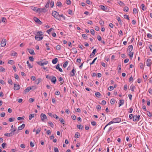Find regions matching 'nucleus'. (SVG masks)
Returning <instances> with one entry per match:
<instances>
[{
	"mask_svg": "<svg viewBox=\"0 0 152 152\" xmlns=\"http://www.w3.org/2000/svg\"><path fill=\"white\" fill-rule=\"evenodd\" d=\"M7 20V19L6 18L3 17L2 18L1 21L3 23H5Z\"/></svg>",
	"mask_w": 152,
	"mask_h": 152,
	"instance_id": "nucleus-58",
	"label": "nucleus"
},
{
	"mask_svg": "<svg viewBox=\"0 0 152 152\" xmlns=\"http://www.w3.org/2000/svg\"><path fill=\"white\" fill-rule=\"evenodd\" d=\"M76 71L75 70L74 68L72 69V71L70 72V75L72 76H75Z\"/></svg>",
	"mask_w": 152,
	"mask_h": 152,
	"instance_id": "nucleus-13",
	"label": "nucleus"
},
{
	"mask_svg": "<svg viewBox=\"0 0 152 152\" xmlns=\"http://www.w3.org/2000/svg\"><path fill=\"white\" fill-rule=\"evenodd\" d=\"M56 48L57 50H59L61 49V46L60 45H58L56 46Z\"/></svg>",
	"mask_w": 152,
	"mask_h": 152,
	"instance_id": "nucleus-54",
	"label": "nucleus"
},
{
	"mask_svg": "<svg viewBox=\"0 0 152 152\" xmlns=\"http://www.w3.org/2000/svg\"><path fill=\"white\" fill-rule=\"evenodd\" d=\"M29 60L31 61H34V58L32 57V56H30L29 57Z\"/></svg>",
	"mask_w": 152,
	"mask_h": 152,
	"instance_id": "nucleus-63",
	"label": "nucleus"
},
{
	"mask_svg": "<svg viewBox=\"0 0 152 152\" xmlns=\"http://www.w3.org/2000/svg\"><path fill=\"white\" fill-rule=\"evenodd\" d=\"M43 61V60H42L40 61H37V63L39 65L42 66V65L41 64L42 63V62Z\"/></svg>",
	"mask_w": 152,
	"mask_h": 152,
	"instance_id": "nucleus-45",
	"label": "nucleus"
},
{
	"mask_svg": "<svg viewBox=\"0 0 152 152\" xmlns=\"http://www.w3.org/2000/svg\"><path fill=\"white\" fill-rule=\"evenodd\" d=\"M53 117L55 118L56 119H57L59 118L58 117L56 114L53 115Z\"/></svg>",
	"mask_w": 152,
	"mask_h": 152,
	"instance_id": "nucleus-53",
	"label": "nucleus"
},
{
	"mask_svg": "<svg viewBox=\"0 0 152 152\" xmlns=\"http://www.w3.org/2000/svg\"><path fill=\"white\" fill-rule=\"evenodd\" d=\"M34 114H31L29 115V120H31L32 118L34 117Z\"/></svg>",
	"mask_w": 152,
	"mask_h": 152,
	"instance_id": "nucleus-26",
	"label": "nucleus"
},
{
	"mask_svg": "<svg viewBox=\"0 0 152 152\" xmlns=\"http://www.w3.org/2000/svg\"><path fill=\"white\" fill-rule=\"evenodd\" d=\"M32 89V88L31 87H28L24 91V92L26 94L30 90H31Z\"/></svg>",
	"mask_w": 152,
	"mask_h": 152,
	"instance_id": "nucleus-14",
	"label": "nucleus"
},
{
	"mask_svg": "<svg viewBox=\"0 0 152 152\" xmlns=\"http://www.w3.org/2000/svg\"><path fill=\"white\" fill-rule=\"evenodd\" d=\"M133 12L134 14H136L137 12V11L136 9L134 8L133 10Z\"/></svg>",
	"mask_w": 152,
	"mask_h": 152,
	"instance_id": "nucleus-50",
	"label": "nucleus"
},
{
	"mask_svg": "<svg viewBox=\"0 0 152 152\" xmlns=\"http://www.w3.org/2000/svg\"><path fill=\"white\" fill-rule=\"evenodd\" d=\"M97 57H96L95 58L94 60H93V61H92V62L91 63H90V65H92V64H94L95 61H96V60L97 59Z\"/></svg>",
	"mask_w": 152,
	"mask_h": 152,
	"instance_id": "nucleus-41",
	"label": "nucleus"
},
{
	"mask_svg": "<svg viewBox=\"0 0 152 152\" xmlns=\"http://www.w3.org/2000/svg\"><path fill=\"white\" fill-rule=\"evenodd\" d=\"M6 39H2L1 45V47H4L5 46L6 43Z\"/></svg>",
	"mask_w": 152,
	"mask_h": 152,
	"instance_id": "nucleus-4",
	"label": "nucleus"
},
{
	"mask_svg": "<svg viewBox=\"0 0 152 152\" xmlns=\"http://www.w3.org/2000/svg\"><path fill=\"white\" fill-rule=\"evenodd\" d=\"M35 39L37 41H40L42 40L43 38V37H39L38 36H37V35H36L35 37Z\"/></svg>",
	"mask_w": 152,
	"mask_h": 152,
	"instance_id": "nucleus-11",
	"label": "nucleus"
},
{
	"mask_svg": "<svg viewBox=\"0 0 152 152\" xmlns=\"http://www.w3.org/2000/svg\"><path fill=\"white\" fill-rule=\"evenodd\" d=\"M58 80L59 81L61 82V84H62L64 83V80L63 78L62 77H60L59 78Z\"/></svg>",
	"mask_w": 152,
	"mask_h": 152,
	"instance_id": "nucleus-23",
	"label": "nucleus"
},
{
	"mask_svg": "<svg viewBox=\"0 0 152 152\" xmlns=\"http://www.w3.org/2000/svg\"><path fill=\"white\" fill-rule=\"evenodd\" d=\"M121 121V119L119 117H117L113 118L112 120L109 123H108L104 127L103 129V130H104L106 128L108 125H110L111 124L115 123H118L120 122Z\"/></svg>",
	"mask_w": 152,
	"mask_h": 152,
	"instance_id": "nucleus-1",
	"label": "nucleus"
},
{
	"mask_svg": "<svg viewBox=\"0 0 152 152\" xmlns=\"http://www.w3.org/2000/svg\"><path fill=\"white\" fill-rule=\"evenodd\" d=\"M147 105L148 106H149L150 105V99H147Z\"/></svg>",
	"mask_w": 152,
	"mask_h": 152,
	"instance_id": "nucleus-57",
	"label": "nucleus"
},
{
	"mask_svg": "<svg viewBox=\"0 0 152 152\" xmlns=\"http://www.w3.org/2000/svg\"><path fill=\"white\" fill-rule=\"evenodd\" d=\"M115 102V100L114 98L110 100V103L111 104H114Z\"/></svg>",
	"mask_w": 152,
	"mask_h": 152,
	"instance_id": "nucleus-30",
	"label": "nucleus"
},
{
	"mask_svg": "<svg viewBox=\"0 0 152 152\" xmlns=\"http://www.w3.org/2000/svg\"><path fill=\"white\" fill-rule=\"evenodd\" d=\"M91 33V34L92 35H94L95 34V31L93 29H91L90 30Z\"/></svg>",
	"mask_w": 152,
	"mask_h": 152,
	"instance_id": "nucleus-59",
	"label": "nucleus"
},
{
	"mask_svg": "<svg viewBox=\"0 0 152 152\" xmlns=\"http://www.w3.org/2000/svg\"><path fill=\"white\" fill-rule=\"evenodd\" d=\"M147 113L148 114V115L150 117H151L152 116L151 113L150 112L147 111Z\"/></svg>",
	"mask_w": 152,
	"mask_h": 152,
	"instance_id": "nucleus-51",
	"label": "nucleus"
},
{
	"mask_svg": "<svg viewBox=\"0 0 152 152\" xmlns=\"http://www.w3.org/2000/svg\"><path fill=\"white\" fill-rule=\"evenodd\" d=\"M26 63L27 64L28 66L30 68H31L33 67V66L31 65V64L29 63L28 61H27Z\"/></svg>",
	"mask_w": 152,
	"mask_h": 152,
	"instance_id": "nucleus-38",
	"label": "nucleus"
},
{
	"mask_svg": "<svg viewBox=\"0 0 152 152\" xmlns=\"http://www.w3.org/2000/svg\"><path fill=\"white\" fill-rule=\"evenodd\" d=\"M72 50L74 52V53L76 54L77 53L76 49L75 48H72Z\"/></svg>",
	"mask_w": 152,
	"mask_h": 152,
	"instance_id": "nucleus-48",
	"label": "nucleus"
},
{
	"mask_svg": "<svg viewBox=\"0 0 152 152\" xmlns=\"http://www.w3.org/2000/svg\"><path fill=\"white\" fill-rule=\"evenodd\" d=\"M48 9L45 8H38L39 11L42 12H45L48 11Z\"/></svg>",
	"mask_w": 152,
	"mask_h": 152,
	"instance_id": "nucleus-10",
	"label": "nucleus"
},
{
	"mask_svg": "<svg viewBox=\"0 0 152 152\" xmlns=\"http://www.w3.org/2000/svg\"><path fill=\"white\" fill-rule=\"evenodd\" d=\"M32 10L38 12L39 11L38 8H37L36 7H33V8L32 9Z\"/></svg>",
	"mask_w": 152,
	"mask_h": 152,
	"instance_id": "nucleus-61",
	"label": "nucleus"
},
{
	"mask_svg": "<svg viewBox=\"0 0 152 152\" xmlns=\"http://www.w3.org/2000/svg\"><path fill=\"white\" fill-rule=\"evenodd\" d=\"M54 4V2L53 1H51L50 3V7L51 8H53V7Z\"/></svg>",
	"mask_w": 152,
	"mask_h": 152,
	"instance_id": "nucleus-56",
	"label": "nucleus"
},
{
	"mask_svg": "<svg viewBox=\"0 0 152 152\" xmlns=\"http://www.w3.org/2000/svg\"><path fill=\"white\" fill-rule=\"evenodd\" d=\"M77 128L79 129L82 130L83 128V126L82 125H77Z\"/></svg>",
	"mask_w": 152,
	"mask_h": 152,
	"instance_id": "nucleus-34",
	"label": "nucleus"
},
{
	"mask_svg": "<svg viewBox=\"0 0 152 152\" xmlns=\"http://www.w3.org/2000/svg\"><path fill=\"white\" fill-rule=\"evenodd\" d=\"M41 78H38L37 79V80L35 81L37 82V83H36V84L37 85H38L41 82Z\"/></svg>",
	"mask_w": 152,
	"mask_h": 152,
	"instance_id": "nucleus-37",
	"label": "nucleus"
},
{
	"mask_svg": "<svg viewBox=\"0 0 152 152\" xmlns=\"http://www.w3.org/2000/svg\"><path fill=\"white\" fill-rule=\"evenodd\" d=\"M141 6L142 9L144 11L146 9L145 5L144 4H142L141 5Z\"/></svg>",
	"mask_w": 152,
	"mask_h": 152,
	"instance_id": "nucleus-40",
	"label": "nucleus"
},
{
	"mask_svg": "<svg viewBox=\"0 0 152 152\" xmlns=\"http://www.w3.org/2000/svg\"><path fill=\"white\" fill-rule=\"evenodd\" d=\"M124 17L125 18L127 19L128 20H129V16L126 15H124Z\"/></svg>",
	"mask_w": 152,
	"mask_h": 152,
	"instance_id": "nucleus-62",
	"label": "nucleus"
},
{
	"mask_svg": "<svg viewBox=\"0 0 152 152\" xmlns=\"http://www.w3.org/2000/svg\"><path fill=\"white\" fill-rule=\"evenodd\" d=\"M28 50L29 53L31 55H34L35 53L34 52V50L32 49H28Z\"/></svg>",
	"mask_w": 152,
	"mask_h": 152,
	"instance_id": "nucleus-19",
	"label": "nucleus"
},
{
	"mask_svg": "<svg viewBox=\"0 0 152 152\" xmlns=\"http://www.w3.org/2000/svg\"><path fill=\"white\" fill-rule=\"evenodd\" d=\"M41 130V128H38L36 131V134H38L39 133V132H40Z\"/></svg>",
	"mask_w": 152,
	"mask_h": 152,
	"instance_id": "nucleus-31",
	"label": "nucleus"
},
{
	"mask_svg": "<svg viewBox=\"0 0 152 152\" xmlns=\"http://www.w3.org/2000/svg\"><path fill=\"white\" fill-rule=\"evenodd\" d=\"M146 65L148 66H150L152 64V61L150 59H148L146 61Z\"/></svg>",
	"mask_w": 152,
	"mask_h": 152,
	"instance_id": "nucleus-3",
	"label": "nucleus"
},
{
	"mask_svg": "<svg viewBox=\"0 0 152 152\" xmlns=\"http://www.w3.org/2000/svg\"><path fill=\"white\" fill-rule=\"evenodd\" d=\"M135 88V86H131V91L133 92L134 91V89Z\"/></svg>",
	"mask_w": 152,
	"mask_h": 152,
	"instance_id": "nucleus-52",
	"label": "nucleus"
},
{
	"mask_svg": "<svg viewBox=\"0 0 152 152\" xmlns=\"http://www.w3.org/2000/svg\"><path fill=\"white\" fill-rule=\"evenodd\" d=\"M100 7L102 10H103L104 11H106V10H107V8L105 7V6L102 5H100Z\"/></svg>",
	"mask_w": 152,
	"mask_h": 152,
	"instance_id": "nucleus-21",
	"label": "nucleus"
},
{
	"mask_svg": "<svg viewBox=\"0 0 152 152\" xmlns=\"http://www.w3.org/2000/svg\"><path fill=\"white\" fill-rule=\"evenodd\" d=\"M51 81L54 84H55L56 81V77L54 76H53L51 79Z\"/></svg>",
	"mask_w": 152,
	"mask_h": 152,
	"instance_id": "nucleus-12",
	"label": "nucleus"
},
{
	"mask_svg": "<svg viewBox=\"0 0 152 152\" xmlns=\"http://www.w3.org/2000/svg\"><path fill=\"white\" fill-rule=\"evenodd\" d=\"M58 61V59L57 58H55L52 60V62L53 64H55Z\"/></svg>",
	"mask_w": 152,
	"mask_h": 152,
	"instance_id": "nucleus-20",
	"label": "nucleus"
},
{
	"mask_svg": "<svg viewBox=\"0 0 152 152\" xmlns=\"http://www.w3.org/2000/svg\"><path fill=\"white\" fill-rule=\"evenodd\" d=\"M129 10V8L127 6H125L124 8V11L128 12Z\"/></svg>",
	"mask_w": 152,
	"mask_h": 152,
	"instance_id": "nucleus-39",
	"label": "nucleus"
},
{
	"mask_svg": "<svg viewBox=\"0 0 152 152\" xmlns=\"http://www.w3.org/2000/svg\"><path fill=\"white\" fill-rule=\"evenodd\" d=\"M133 49V46L132 45H129L127 51H129V52H130Z\"/></svg>",
	"mask_w": 152,
	"mask_h": 152,
	"instance_id": "nucleus-15",
	"label": "nucleus"
},
{
	"mask_svg": "<svg viewBox=\"0 0 152 152\" xmlns=\"http://www.w3.org/2000/svg\"><path fill=\"white\" fill-rule=\"evenodd\" d=\"M56 68L59 71H60V72H62L63 71L62 69L59 67V64H58L56 66Z\"/></svg>",
	"mask_w": 152,
	"mask_h": 152,
	"instance_id": "nucleus-16",
	"label": "nucleus"
},
{
	"mask_svg": "<svg viewBox=\"0 0 152 152\" xmlns=\"http://www.w3.org/2000/svg\"><path fill=\"white\" fill-rule=\"evenodd\" d=\"M117 3L119 4L121 6H125V4L123 3L122 1H119L117 2Z\"/></svg>",
	"mask_w": 152,
	"mask_h": 152,
	"instance_id": "nucleus-22",
	"label": "nucleus"
},
{
	"mask_svg": "<svg viewBox=\"0 0 152 152\" xmlns=\"http://www.w3.org/2000/svg\"><path fill=\"white\" fill-rule=\"evenodd\" d=\"M66 3L67 4L69 5L71 4V1L70 0H66Z\"/></svg>",
	"mask_w": 152,
	"mask_h": 152,
	"instance_id": "nucleus-55",
	"label": "nucleus"
},
{
	"mask_svg": "<svg viewBox=\"0 0 152 152\" xmlns=\"http://www.w3.org/2000/svg\"><path fill=\"white\" fill-rule=\"evenodd\" d=\"M80 137V133L78 132H76L75 133V137L76 138H78Z\"/></svg>",
	"mask_w": 152,
	"mask_h": 152,
	"instance_id": "nucleus-32",
	"label": "nucleus"
},
{
	"mask_svg": "<svg viewBox=\"0 0 152 152\" xmlns=\"http://www.w3.org/2000/svg\"><path fill=\"white\" fill-rule=\"evenodd\" d=\"M8 83H9L11 84V85H12V82L11 79L8 78Z\"/></svg>",
	"mask_w": 152,
	"mask_h": 152,
	"instance_id": "nucleus-43",
	"label": "nucleus"
},
{
	"mask_svg": "<svg viewBox=\"0 0 152 152\" xmlns=\"http://www.w3.org/2000/svg\"><path fill=\"white\" fill-rule=\"evenodd\" d=\"M25 126V124H23L21 125L18 127V130H20L23 129Z\"/></svg>",
	"mask_w": 152,
	"mask_h": 152,
	"instance_id": "nucleus-17",
	"label": "nucleus"
},
{
	"mask_svg": "<svg viewBox=\"0 0 152 152\" xmlns=\"http://www.w3.org/2000/svg\"><path fill=\"white\" fill-rule=\"evenodd\" d=\"M15 120V118H9V121L10 122H12V121H13Z\"/></svg>",
	"mask_w": 152,
	"mask_h": 152,
	"instance_id": "nucleus-47",
	"label": "nucleus"
},
{
	"mask_svg": "<svg viewBox=\"0 0 152 152\" xmlns=\"http://www.w3.org/2000/svg\"><path fill=\"white\" fill-rule=\"evenodd\" d=\"M34 19L36 22L38 23L40 25L42 24V22L40 21L38 18L35 17H34Z\"/></svg>",
	"mask_w": 152,
	"mask_h": 152,
	"instance_id": "nucleus-7",
	"label": "nucleus"
},
{
	"mask_svg": "<svg viewBox=\"0 0 152 152\" xmlns=\"http://www.w3.org/2000/svg\"><path fill=\"white\" fill-rule=\"evenodd\" d=\"M133 54L134 53L133 52H129V56L130 57V58H131V59H132V58Z\"/></svg>",
	"mask_w": 152,
	"mask_h": 152,
	"instance_id": "nucleus-25",
	"label": "nucleus"
},
{
	"mask_svg": "<svg viewBox=\"0 0 152 152\" xmlns=\"http://www.w3.org/2000/svg\"><path fill=\"white\" fill-rule=\"evenodd\" d=\"M106 104V102L105 100H102L100 104L102 105H105Z\"/></svg>",
	"mask_w": 152,
	"mask_h": 152,
	"instance_id": "nucleus-60",
	"label": "nucleus"
},
{
	"mask_svg": "<svg viewBox=\"0 0 152 152\" xmlns=\"http://www.w3.org/2000/svg\"><path fill=\"white\" fill-rule=\"evenodd\" d=\"M8 63L12 65L14 64V61L12 60H10L8 62Z\"/></svg>",
	"mask_w": 152,
	"mask_h": 152,
	"instance_id": "nucleus-49",
	"label": "nucleus"
},
{
	"mask_svg": "<svg viewBox=\"0 0 152 152\" xmlns=\"http://www.w3.org/2000/svg\"><path fill=\"white\" fill-rule=\"evenodd\" d=\"M54 152H59V150L57 148L55 147L54 148Z\"/></svg>",
	"mask_w": 152,
	"mask_h": 152,
	"instance_id": "nucleus-64",
	"label": "nucleus"
},
{
	"mask_svg": "<svg viewBox=\"0 0 152 152\" xmlns=\"http://www.w3.org/2000/svg\"><path fill=\"white\" fill-rule=\"evenodd\" d=\"M20 88V86L19 85H17L15 84L14 85V88L15 90H18Z\"/></svg>",
	"mask_w": 152,
	"mask_h": 152,
	"instance_id": "nucleus-8",
	"label": "nucleus"
},
{
	"mask_svg": "<svg viewBox=\"0 0 152 152\" xmlns=\"http://www.w3.org/2000/svg\"><path fill=\"white\" fill-rule=\"evenodd\" d=\"M140 117V115H135L133 118V120L134 121H138L139 120Z\"/></svg>",
	"mask_w": 152,
	"mask_h": 152,
	"instance_id": "nucleus-5",
	"label": "nucleus"
},
{
	"mask_svg": "<svg viewBox=\"0 0 152 152\" xmlns=\"http://www.w3.org/2000/svg\"><path fill=\"white\" fill-rule=\"evenodd\" d=\"M83 37L85 39H86L87 38V37L86 35L85 34H83L82 35Z\"/></svg>",
	"mask_w": 152,
	"mask_h": 152,
	"instance_id": "nucleus-46",
	"label": "nucleus"
},
{
	"mask_svg": "<svg viewBox=\"0 0 152 152\" xmlns=\"http://www.w3.org/2000/svg\"><path fill=\"white\" fill-rule=\"evenodd\" d=\"M40 117L42 121H44L45 119H46L47 118L46 115L45 114L42 113L41 114Z\"/></svg>",
	"mask_w": 152,
	"mask_h": 152,
	"instance_id": "nucleus-6",
	"label": "nucleus"
},
{
	"mask_svg": "<svg viewBox=\"0 0 152 152\" xmlns=\"http://www.w3.org/2000/svg\"><path fill=\"white\" fill-rule=\"evenodd\" d=\"M10 130L11 131V133H12V134L13 135H14L15 132L16 131V128H14L13 129H11Z\"/></svg>",
	"mask_w": 152,
	"mask_h": 152,
	"instance_id": "nucleus-24",
	"label": "nucleus"
},
{
	"mask_svg": "<svg viewBox=\"0 0 152 152\" xmlns=\"http://www.w3.org/2000/svg\"><path fill=\"white\" fill-rule=\"evenodd\" d=\"M4 135L7 137H10L13 136V135L11 132L9 133H5L4 134Z\"/></svg>",
	"mask_w": 152,
	"mask_h": 152,
	"instance_id": "nucleus-27",
	"label": "nucleus"
},
{
	"mask_svg": "<svg viewBox=\"0 0 152 152\" xmlns=\"http://www.w3.org/2000/svg\"><path fill=\"white\" fill-rule=\"evenodd\" d=\"M95 94L96 96L97 97H99L101 95L100 93L99 92H96Z\"/></svg>",
	"mask_w": 152,
	"mask_h": 152,
	"instance_id": "nucleus-28",
	"label": "nucleus"
},
{
	"mask_svg": "<svg viewBox=\"0 0 152 152\" xmlns=\"http://www.w3.org/2000/svg\"><path fill=\"white\" fill-rule=\"evenodd\" d=\"M124 100H120L119 101V107H120L121 105L124 104Z\"/></svg>",
	"mask_w": 152,
	"mask_h": 152,
	"instance_id": "nucleus-18",
	"label": "nucleus"
},
{
	"mask_svg": "<svg viewBox=\"0 0 152 152\" xmlns=\"http://www.w3.org/2000/svg\"><path fill=\"white\" fill-rule=\"evenodd\" d=\"M52 15L57 19L59 20H61V18H60L59 16V14L56 11H52Z\"/></svg>",
	"mask_w": 152,
	"mask_h": 152,
	"instance_id": "nucleus-2",
	"label": "nucleus"
},
{
	"mask_svg": "<svg viewBox=\"0 0 152 152\" xmlns=\"http://www.w3.org/2000/svg\"><path fill=\"white\" fill-rule=\"evenodd\" d=\"M48 124L50 125V126L52 127L53 128L54 125L53 123L51 121H49L48 122Z\"/></svg>",
	"mask_w": 152,
	"mask_h": 152,
	"instance_id": "nucleus-42",
	"label": "nucleus"
},
{
	"mask_svg": "<svg viewBox=\"0 0 152 152\" xmlns=\"http://www.w3.org/2000/svg\"><path fill=\"white\" fill-rule=\"evenodd\" d=\"M68 64V62L67 61H66L63 64V67L64 68L66 67Z\"/></svg>",
	"mask_w": 152,
	"mask_h": 152,
	"instance_id": "nucleus-36",
	"label": "nucleus"
},
{
	"mask_svg": "<svg viewBox=\"0 0 152 152\" xmlns=\"http://www.w3.org/2000/svg\"><path fill=\"white\" fill-rule=\"evenodd\" d=\"M48 63V61H45V62H42V63L41 64L42 65V66H43L44 65H46Z\"/></svg>",
	"mask_w": 152,
	"mask_h": 152,
	"instance_id": "nucleus-44",
	"label": "nucleus"
},
{
	"mask_svg": "<svg viewBox=\"0 0 152 152\" xmlns=\"http://www.w3.org/2000/svg\"><path fill=\"white\" fill-rule=\"evenodd\" d=\"M50 0H48L46 4L45 5V7L46 8V9H47L49 6V5L50 4Z\"/></svg>",
	"mask_w": 152,
	"mask_h": 152,
	"instance_id": "nucleus-35",
	"label": "nucleus"
},
{
	"mask_svg": "<svg viewBox=\"0 0 152 152\" xmlns=\"http://www.w3.org/2000/svg\"><path fill=\"white\" fill-rule=\"evenodd\" d=\"M117 19L119 23V24L121 25L122 24V21L121 19L119 17H117Z\"/></svg>",
	"mask_w": 152,
	"mask_h": 152,
	"instance_id": "nucleus-29",
	"label": "nucleus"
},
{
	"mask_svg": "<svg viewBox=\"0 0 152 152\" xmlns=\"http://www.w3.org/2000/svg\"><path fill=\"white\" fill-rule=\"evenodd\" d=\"M96 51V49H94L92 52L91 53V54L90 55L89 57L90 58H92L95 55Z\"/></svg>",
	"mask_w": 152,
	"mask_h": 152,
	"instance_id": "nucleus-9",
	"label": "nucleus"
},
{
	"mask_svg": "<svg viewBox=\"0 0 152 152\" xmlns=\"http://www.w3.org/2000/svg\"><path fill=\"white\" fill-rule=\"evenodd\" d=\"M42 35V32L41 31H39L37 32V36H41Z\"/></svg>",
	"mask_w": 152,
	"mask_h": 152,
	"instance_id": "nucleus-33",
	"label": "nucleus"
}]
</instances>
